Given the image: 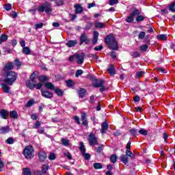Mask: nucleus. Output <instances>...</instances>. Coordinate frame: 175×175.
<instances>
[{
	"label": "nucleus",
	"mask_w": 175,
	"mask_h": 175,
	"mask_svg": "<svg viewBox=\"0 0 175 175\" xmlns=\"http://www.w3.org/2000/svg\"><path fill=\"white\" fill-rule=\"evenodd\" d=\"M11 17H12V18H16V17H17V14L15 12H11Z\"/></svg>",
	"instance_id": "64"
},
{
	"label": "nucleus",
	"mask_w": 175,
	"mask_h": 175,
	"mask_svg": "<svg viewBox=\"0 0 175 175\" xmlns=\"http://www.w3.org/2000/svg\"><path fill=\"white\" fill-rule=\"evenodd\" d=\"M44 88H48L49 90H54V85H53L50 82H47L46 83H45Z\"/></svg>",
	"instance_id": "30"
},
{
	"label": "nucleus",
	"mask_w": 175,
	"mask_h": 175,
	"mask_svg": "<svg viewBox=\"0 0 175 175\" xmlns=\"http://www.w3.org/2000/svg\"><path fill=\"white\" fill-rule=\"evenodd\" d=\"M81 75H83V70H77L75 74V77H79V76H81Z\"/></svg>",
	"instance_id": "50"
},
{
	"label": "nucleus",
	"mask_w": 175,
	"mask_h": 175,
	"mask_svg": "<svg viewBox=\"0 0 175 175\" xmlns=\"http://www.w3.org/2000/svg\"><path fill=\"white\" fill-rule=\"evenodd\" d=\"M15 65L16 66H20L21 65V62H20V60H18V59H15Z\"/></svg>",
	"instance_id": "63"
},
{
	"label": "nucleus",
	"mask_w": 175,
	"mask_h": 175,
	"mask_svg": "<svg viewBox=\"0 0 175 175\" xmlns=\"http://www.w3.org/2000/svg\"><path fill=\"white\" fill-rule=\"evenodd\" d=\"M64 156H66L68 159H72V154L69 152H64Z\"/></svg>",
	"instance_id": "52"
},
{
	"label": "nucleus",
	"mask_w": 175,
	"mask_h": 175,
	"mask_svg": "<svg viewBox=\"0 0 175 175\" xmlns=\"http://www.w3.org/2000/svg\"><path fill=\"white\" fill-rule=\"evenodd\" d=\"M10 117L11 118H18V114H17V111H12L10 112Z\"/></svg>",
	"instance_id": "28"
},
{
	"label": "nucleus",
	"mask_w": 175,
	"mask_h": 175,
	"mask_svg": "<svg viewBox=\"0 0 175 175\" xmlns=\"http://www.w3.org/2000/svg\"><path fill=\"white\" fill-rule=\"evenodd\" d=\"M42 87H43V83L41 82L36 83V79H35L34 88H36V90H40V88H42Z\"/></svg>",
	"instance_id": "29"
},
{
	"label": "nucleus",
	"mask_w": 175,
	"mask_h": 175,
	"mask_svg": "<svg viewBox=\"0 0 175 175\" xmlns=\"http://www.w3.org/2000/svg\"><path fill=\"white\" fill-rule=\"evenodd\" d=\"M8 40V36L3 34L0 36V44L3 43V42H6Z\"/></svg>",
	"instance_id": "31"
},
{
	"label": "nucleus",
	"mask_w": 175,
	"mask_h": 175,
	"mask_svg": "<svg viewBox=\"0 0 175 175\" xmlns=\"http://www.w3.org/2000/svg\"><path fill=\"white\" fill-rule=\"evenodd\" d=\"M13 68H14V66L13 65V62H8L4 66L3 71L5 72V73H8V72H10L9 70H12Z\"/></svg>",
	"instance_id": "11"
},
{
	"label": "nucleus",
	"mask_w": 175,
	"mask_h": 175,
	"mask_svg": "<svg viewBox=\"0 0 175 175\" xmlns=\"http://www.w3.org/2000/svg\"><path fill=\"white\" fill-rule=\"evenodd\" d=\"M74 120L75 121L77 122V124H78V125H80L81 122H80V118H79L78 116H75L74 117Z\"/></svg>",
	"instance_id": "58"
},
{
	"label": "nucleus",
	"mask_w": 175,
	"mask_h": 175,
	"mask_svg": "<svg viewBox=\"0 0 175 175\" xmlns=\"http://www.w3.org/2000/svg\"><path fill=\"white\" fill-rule=\"evenodd\" d=\"M38 12H40V13H43V12H45L47 14L49 13H51L52 9H51V3L46 2L43 4H41L38 8Z\"/></svg>",
	"instance_id": "4"
},
{
	"label": "nucleus",
	"mask_w": 175,
	"mask_h": 175,
	"mask_svg": "<svg viewBox=\"0 0 175 175\" xmlns=\"http://www.w3.org/2000/svg\"><path fill=\"white\" fill-rule=\"evenodd\" d=\"M138 132L139 133H140V135H144V136H147L148 132L144 129H141Z\"/></svg>",
	"instance_id": "48"
},
{
	"label": "nucleus",
	"mask_w": 175,
	"mask_h": 175,
	"mask_svg": "<svg viewBox=\"0 0 175 175\" xmlns=\"http://www.w3.org/2000/svg\"><path fill=\"white\" fill-rule=\"evenodd\" d=\"M36 29H39V28H42L43 27V23H38L35 25Z\"/></svg>",
	"instance_id": "62"
},
{
	"label": "nucleus",
	"mask_w": 175,
	"mask_h": 175,
	"mask_svg": "<svg viewBox=\"0 0 175 175\" xmlns=\"http://www.w3.org/2000/svg\"><path fill=\"white\" fill-rule=\"evenodd\" d=\"M109 3L111 6H113V5H116V3H118V0H109Z\"/></svg>",
	"instance_id": "53"
},
{
	"label": "nucleus",
	"mask_w": 175,
	"mask_h": 175,
	"mask_svg": "<svg viewBox=\"0 0 175 175\" xmlns=\"http://www.w3.org/2000/svg\"><path fill=\"white\" fill-rule=\"evenodd\" d=\"M144 71H139L138 72L136 73L135 76L137 79H140L143 75H144Z\"/></svg>",
	"instance_id": "43"
},
{
	"label": "nucleus",
	"mask_w": 175,
	"mask_h": 175,
	"mask_svg": "<svg viewBox=\"0 0 175 175\" xmlns=\"http://www.w3.org/2000/svg\"><path fill=\"white\" fill-rule=\"evenodd\" d=\"M94 27L96 28H98V29H101L102 28H105L106 27V24L104 23H101V22H99L98 21H96L94 22Z\"/></svg>",
	"instance_id": "15"
},
{
	"label": "nucleus",
	"mask_w": 175,
	"mask_h": 175,
	"mask_svg": "<svg viewBox=\"0 0 175 175\" xmlns=\"http://www.w3.org/2000/svg\"><path fill=\"white\" fill-rule=\"evenodd\" d=\"M147 49H148V46H147L146 44L140 46V50L142 51H147Z\"/></svg>",
	"instance_id": "55"
},
{
	"label": "nucleus",
	"mask_w": 175,
	"mask_h": 175,
	"mask_svg": "<svg viewBox=\"0 0 175 175\" xmlns=\"http://www.w3.org/2000/svg\"><path fill=\"white\" fill-rule=\"evenodd\" d=\"M47 170H49V165L48 164H45L42 166V172L44 174L47 172Z\"/></svg>",
	"instance_id": "40"
},
{
	"label": "nucleus",
	"mask_w": 175,
	"mask_h": 175,
	"mask_svg": "<svg viewBox=\"0 0 175 175\" xmlns=\"http://www.w3.org/2000/svg\"><path fill=\"white\" fill-rule=\"evenodd\" d=\"M62 144L63 146H65L66 147H68V146H69V140L66 139V138H62Z\"/></svg>",
	"instance_id": "35"
},
{
	"label": "nucleus",
	"mask_w": 175,
	"mask_h": 175,
	"mask_svg": "<svg viewBox=\"0 0 175 175\" xmlns=\"http://www.w3.org/2000/svg\"><path fill=\"white\" fill-rule=\"evenodd\" d=\"M126 155H127V157H130V158H132L133 159L135 158V154H132V152H131L130 150H127L126 151Z\"/></svg>",
	"instance_id": "38"
},
{
	"label": "nucleus",
	"mask_w": 175,
	"mask_h": 175,
	"mask_svg": "<svg viewBox=\"0 0 175 175\" xmlns=\"http://www.w3.org/2000/svg\"><path fill=\"white\" fill-rule=\"evenodd\" d=\"M85 89L81 88L79 90H78V94L79 98H84V96L85 95Z\"/></svg>",
	"instance_id": "25"
},
{
	"label": "nucleus",
	"mask_w": 175,
	"mask_h": 175,
	"mask_svg": "<svg viewBox=\"0 0 175 175\" xmlns=\"http://www.w3.org/2000/svg\"><path fill=\"white\" fill-rule=\"evenodd\" d=\"M66 44L68 47H75V45L77 44V40H69L66 42Z\"/></svg>",
	"instance_id": "21"
},
{
	"label": "nucleus",
	"mask_w": 175,
	"mask_h": 175,
	"mask_svg": "<svg viewBox=\"0 0 175 175\" xmlns=\"http://www.w3.org/2000/svg\"><path fill=\"white\" fill-rule=\"evenodd\" d=\"M6 143L8 144H13V143H14V139L10 137L6 140Z\"/></svg>",
	"instance_id": "46"
},
{
	"label": "nucleus",
	"mask_w": 175,
	"mask_h": 175,
	"mask_svg": "<svg viewBox=\"0 0 175 175\" xmlns=\"http://www.w3.org/2000/svg\"><path fill=\"white\" fill-rule=\"evenodd\" d=\"M109 128V124H107V122H104L101 124V133H106V131H107Z\"/></svg>",
	"instance_id": "17"
},
{
	"label": "nucleus",
	"mask_w": 175,
	"mask_h": 175,
	"mask_svg": "<svg viewBox=\"0 0 175 175\" xmlns=\"http://www.w3.org/2000/svg\"><path fill=\"white\" fill-rule=\"evenodd\" d=\"M57 158V156L54 153H51L49 157L50 161H54Z\"/></svg>",
	"instance_id": "44"
},
{
	"label": "nucleus",
	"mask_w": 175,
	"mask_h": 175,
	"mask_svg": "<svg viewBox=\"0 0 175 175\" xmlns=\"http://www.w3.org/2000/svg\"><path fill=\"white\" fill-rule=\"evenodd\" d=\"M144 18H146L145 16H144L143 15H140L138 16L136 18V21L139 22V21H143V20H144Z\"/></svg>",
	"instance_id": "49"
},
{
	"label": "nucleus",
	"mask_w": 175,
	"mask_h": 175,
	"mask_svg": "<svg viewBox=\"0 0 175 175\" xmlns=\"http://www.w3.org/2000/svg\"><path fill=\"white\" fill-rule=\"evenodd\" d=\"M88 142L90 146H96L98 144V138H96L94 133H90L89 135Z\"/></svg>",
	"instance_id": "7"
},
{
	"label": "nucleus",
	"mask_w": 175,
	"mask_h": 175,
	"mask_svg": "<svg viewBox=\"0 0 175 175\" xmlns=\"http://www.w3.org/2000/svg\"><path fill=\"white\" fill-rule=\"evenodd\" d=\"M157 39L159 40H167V36L165 34H161L157 36Z\"/></svg>",
	"instance_id": "32"
},
{
	"label": "nucleus",
	"mask_w": 175,
	"mask_h": 175,
	"mask_svg": "<svg viewBox=\"0 0 175 175\" xmlns=\"http://www.w3.org/2000/svg\"><path fill=\"white\" fill-rule=\"evenodd\" d=\"M74 7L75 8V13L77 14L83 13V11L84 10V9L83 8V7H81L80 4H75Z\"/></svg>",
	"instance_id": "16"
},
{
	"label": "nucleus",
	"mask_w": 175,
	"mask_h": 175,
	"mask_svg": "<svg viewBox=\"0 0 175 175\" xmlns=\"http://www.w3.org/2000/svg\"><path fill=\"white\" fill-rule=\"evenodd\" d=\"M35 103V100H30L27 102L26 107H31Z\"/></svg>",
	"instance_id": "42"
},
{
	"label": "nucleus",
	"mask_w": 175,
	"mask_h": 175,
	"mask_svg": "<svg viewBox=\"0 0 175 175\" xmlns=\"http://www.w3.org/2000/svg\"><path fill=\"white\" fill-rule=\"evenodd\" d=\"M94 50L95 51H100V50H103V46L100 45V46H96L94 48Z\"/></svg>",
	"instance_id": "57"
},
{
	"label": "nucleus",
	"mask_w": 175,
	"mask_h": 175,
	"mask_svg": "<svg viewBox=\"0 0 175 175\" xmlns=\"http://www.w3.org/2000/svg\"><path fill=\"white\" fill-rule=\"evenodd\" d=\"M120 161L123 162L126 165V163L128 162V157H126L125 154H123L120 157Z\"/></svg>",
	"instance_id": "34"
},
{
	"label": "nucleus",
	"mask_w": 175,
	"mask_h": 175,
	"mask_svg": "<svg viewBox=\"0 0 175 175\" xmlns=\"http://www.w3.org/2000/svg\"><path fill=\"white\" fill-rule=\"evenodd\" d=\"M39 126H40V122L36 121L34 124L33 128H35L36 129L39 128Z\"/></svg>",
	"instance_id": "61"
},
{
	"label": "nucleus",
	"mask_w": 175,
	"mask_h": 175,
	"mask_svg": "<svg viewBox=\"0 0 175 175\" xmlns=\"http://www.w3.org/2000/svg\"><path fill=\"white\" fill-rule=\"evenodd\" d=\"M98 38H99V33L98 31H94L93 34V44L98 43Z\"/></svg>",
	"instance_id": "20"
},
{
	"label": "nucleus",
	"mask_w": 175,
	"mask_h": 175,
	"mask_svg": "<svg viewBox=\"0 0 175 175\" xmlns=\"http://www.w3.org/2000/svg\"><path fill=\"white\" fill-rule=\"evenodd\" d=\"M103 84H105V81L103 79H97L93 84V87L95 88H98L99 87H103Z\"/></svg>",
	"instance_id": "13"
},
{
	"label": "nucleus",
	"mask_w": 175,
	"mask_h": 175,
	"mask_svg": "<svg viewBox=\"0 0 175 175\" xmlns=\"http://www.w3.org/2000/svg\"><path fill=\"white\" fill-rule=\"evenodd\" d=\"M110 161L112 163H116V162H117V155L112 154L110 157Z\"/></svg>",
	"instance_id": "36"
},
{
	"label": "nucleus",
	"mask_w": 175,
	"mask_h": 175,
	"mask_svg": "<svg viewBox=\"0 0 175 175\" xmlns=\"http://www.w3.org/2000/svg\"><path fill=\"white\" fill-rule=\"evenodd\" d=\"M81 120L82 121V124H83L86 128H88V122H87V113L84 112L82 113Z\"/></svg>",
	"instance_id": "12"
},
{
	"label": "nucleus",
	"mask_w": 175,
	"mask_h": 175,
	"mask_svg": "<svg viewBox=\"0 0 175 175\" xmlns=\"http://www.w3.org/2000/svg\"><path fill=\"white\" fill-rule=\"evenodd\" d=\"M23 53L26 54V55H29L31 54V49H29V47L28 46L23 47Z\"/></svg>",
	"instance_id": "26"
},
{
	"label": "nucleus",
	"mask_w": 175,
	"mask_h": 175,
	"mask_svg": "<svg viewBox=\"0 0 175 175\" xmlns=\"http://www.w3.org/2000/svg\"><path fill=\"white\" fill-rule=\"evenodd\" d=\"M23 155L26 159H32L35 157V149L33 146L29 145L23 150Z\"/></svg>",
	"instance_id": "3"
},
{
	"label": "nucleus",
	"mask_w": 175,
	"mask_h": 175,
	"mask_svg": "<svg viewBox=\"0 0 175 175\" xmlns=\"http://www.w3.org/2000/svg\"><path fill=\"white\" fill-rule=\"evenodd\" d=\"M169 10H170V12L175 13V2L174 1L172 2L171 4H170Z\"/></svg>",
	"instance_id": "33"
},
{
	"label": "nucleus",
	"mask_w": 175,
	"mask_h": 175,
	"mask_svg": "<svg viewBox=\"0 0 175 175\" xmlns=\"http://www.w3.org/2000/svg\"><path fill=\"white\" fill-rule=\"evenodd\" d=\"M10 131V127L6 126L0 128L1 133H8Z\"/></svg>",
	"instance_id": "24"
},
{
	"label": "nucleus",
	"mask_w": 175,
	"mask_h": 175,
	"mask_svg": "<svg viewBox=\"0 0 175 175\" xmlns=\"http://www.w3.org/2000/svg\"><path fill=\"white\" fill-rule=\"evenodd\" d=\"M95 6H96V4L94 2L88 4V9H91V8H95Z\"/></svg>",
	"instance_id": "59"
},
{
	"label": "nucleus",
	"mask_w": 175,
	"mask_h": 175,
	"mask_svg": "<svg viewBox=\"0 0 175 175\" xmlns=\"http://www.w3.org/2000/svg\"><path fill=\"white\" fill-rule=\"evenodd\" d=\"M105 43L111 50H118V42L112 34L108 35L105 38Z\"/></svg>",
	"instance_id": "1"
},
{
	"label": "nucleus",
	"mask_w": 175,
	"mask_h": 175,
	"mask_svg": "<svg viewBox=\"0 0 175 175\" xmlns=\"http://www.w3.org/2000/svg\"><path fill=\"white\" fill-rule=\"evenodd\" d=\"M93 166L94 167V169H102V167H103V166H102V164L100 163H95L93 164Z\"/></svg>",
	"instance_id": "37"
},
{
	"label": "nucleus",
	"mask_w": 175,
	"mask_h": 175,
	"mask_svg": "<svg viewBox=\"0 0 175 175\" xmlns=\"http://www.w3.org/2000/svg\"><path fill=\"white\" fill-rule=\"evenodd\" d=\"M41 92L44 98H46L47 99H51V98H53V93L49 91L41 90Z\"/></svg>",
	"instance_id": "14"
},
{
	"label": "nucleus",
	"mask_w": 175,
	"mask_h": 175,
	"mask_svg": "<svg viewBox=\"0 0 175 175\" xmlns=\"http://www.w3.org/2000/svg\"><path fill=\"white\" fill-rule=\"evenodd\" d=\"M67 87H73V81L68 79L66 81Z\"/></svg>",
	"instance_id": "45"
},
{
	"label": "nucleus",
	"mask_w": 175,
	"mask_h": 175,
	"mask_svg": "<svg viewBox=\"0 0 175 175\" xmlns=\"http://www.w3.org/2000/svg\"><path fill=\"white\" fill-rule=\"evenodd\" d=\"M140 14V12L139 10H135L133 11L130 16H129L126 18L127 23H132L135 18V16H139Z\"/></svg>",
	"instance_id": "8"
},
{
	"label": "nucleus",
	"mask_w": 175,
	"mask_h": 175,
	"mask_svg": "<svg viewBox=\"0 0 175 175\" xmlns=\"http://www.w3.org/2000/svg\"><path fill=\"white\" fill-rule=\"evenodd\" d=\"M5 76L6 77L3 80L4 83L8 85H13V83L17 80L18 75L14 71H10L5 72Z\"/></svg>",
	"instance_id": "2"
},
{
	"label": "nucleus",
	"mask_w": 175,
	"mask_h": 175,
	"mask_svg": "<svg viewBox=\"0 0 175 175\" xmlns=\"http://www.w3.org/2000/svg\"><path fill=\"white\" fill-rule=\"evenodd\" d=\"M8 116H9V111L5 109L0 111V116L1 118H3V120H6L8 118Z\"/></svg>",
	"instance_id": "18"
},
{
	"label": "nucleus",
	"mask_w": 175,
	"mask_h": 175,
	"mask_svg": "<svg viewBox=\"0 0 175 175\" xmlns=\"http://www.w3.org/2000/svg\"><path fill=\"white\" fill-rule=\"evenodd\" d=\"M144 36H146V32L141 31L138 36L139 39H144Z\"/></svg>",
	"instance_id": "47"
},
{
	"label": "nucleus",
	"mask_w": 175,
	"mask_h": 175,
	"mask_svg": "<svg viewBox=\"0 0 175 175\" xmlns=\"http://www.w3.org/2000/svg\"><path fill=\"white\" fill-rule=\"evenodd\" d=\"M79 40L80 44H83V43L88 44L90 43V39H88V36H87V34H85V33H81Z\"/></svg>",
	"instance_id": "9"
},
{
	"label": "nucleus",
	"mask_w": 175,
	"mask_h": 175,
	"mask_svg": "<svg viewBox=\"0 0 175 175\" xmlns=\"http://www.w3.org/2000/svg\"><path fill=\"white\" fill-rule=\"evenodd\" d=\"M75 59H77V63L79 65H81L83 62H84V55H79V54H75Z\"/></svg>",
	"instance_id": "10"
},
{
	"label": "nucleus",
	"mask_w": 175,
	"mask_h": 175,
	"mask_svg": "<svg viewBox=\"0 0 175 175\" xmlns=\"http://www.w3.org/2000/svg\"><path fill=\"white\" fill-rule=\"evenodd\" d=\"M36 79V73L33 72L30 77V80L27 81L26 87L29 88V90H33L35 88V80Z\"/></svg>",
	"instance_id": "5"
},
{
	"label": "nucleus",
	"mask_w": 175,
	"mask_h": 175,
	"mask_svg": "<svg viewBox=\"0 0 175 175\" xmlns=\"http://www.w3.org/2000/svg\"><path fill=\"white\" fill-rule=\"evenodd\" d=\"M157 70L161 73H166V70H165L163 68H158Z\"/></svg>",
	"instance_id": "60"
},
{
	"label": "nucleus",
	"mask_w": 175,
	"mask_h": 175,
	"mask_svg": "<svg viewBox=\"0 0 175 175\" xmlns=\"http://www.w3.org/2000/svg\"><path fill=\"white\" fill-rule=\"evenodd\" d=\"M107 70L111 76H114V75H116V68H114V66L110 65L108 67Z\"/></svg>",
	"instance_id": "19"
},
{
	"label": "nucleus",
	"mask_w": 175,
	"mask_h": 175,
	"mask_svg": "<svg viewBox=\"0 0 175 175\" xmlns=\"http://www.w3.org/2000/svg\"><path fill=\"white\" fill-rule=\"evenodd\" d=\"M47 80H48L47 77H46L44 75H42V76L38 77V81H40V83H42V84L45 81H47Z\"/></svg>",
	"instance_id": "27"
},
{
	"label": "nucleus",
	"mask_w": 175,
	"mask_h": 175,
	"mask_svg": "<svg viewBox=\"0 0 175 175\" xmlns=\"http://www.w3.org/2000/svg\"><path fill=\"white\" fill-rule=\"evenodd\" d=\"M24 175H31V170L29 168L23 169Z\"/></svg>",
	"instance_id": "39"
},
{
	"label": "nucleus",
	"mask_w": 175,
	"mask_h": 175,
	"mask_svg": "<svg viewBox=\"0 0 175 175\" xmlns=\"http://www.w3.org/2000/svg\"><path fill=\"white\" fill-rule=\"evenodd\" d=\"M131 55L133 58H137V57H140V53H139V52H133Z\"/></svg>",
	"instance_id": "51"
},
{
	"label": "nucleus",
	"mask_w": 175,
	"mask_h": 175,
	"mask_svg": "<svg viewBox=\"0 0 175 175\" xmlns=\"http://www.w3.org/2000/svg\"><path fill=\"white\" fill-rule=\"evenodd\" d=\"M79 150L85 159H86L87 161H90V159H91V154L85 152V146H84V144L83 142H81L79 144Z\"/></svg>",
	"instance_id": "6"
},
{
	"label": "nucleus",
	"mask_w": 175,
	"mask_h": 175,
	"mask_svg": "<svg viewBox=\"0 0 175 175\" xmlns=\"http://www.w3.org/2000/svg\"><path fill=\"white\" fill-rule=\"evenodd\" d=\"M55 94H57V95H58V96H62L64 92H62V90L61 89H55Z\"/></svg>",
	"instance_id": "41"
},
{
	"label": "nucleus",
	"mask_w": 175,
	"mask_h": 175,
	"mask_svg": "<svg viewBox=\"0 0 175 175\" xmlns=\"http://www.w3.org/2000/svg\"><path fill=\"white\" fill-rule=\"evenodd\" d=\"M4 9H5V10H8L9 12V10H12V4H6L4 7Z\"/></svg>",
	"instance_id": "54"
},
{
	"label": "nucleus",
	"mask_w": 175,
	"mask_h": 175,
	"mask_svg": "<svg viewBox=\"0 0 175 175\" xmlns=\"http://www.w3.org/2000/svg\"><path fill=\"white\" fill-rule=\"evenodd\" d=\"M39 159L42 161H45L46 158H47V155H46V152H40L38 153Z\"/></svg>",
	"instance_id": "22"
},
{
	"label": "nucleus",
	"mask_w": 175,
	"mask_h": 175,
	"mask_svg": "<svg viewBox=\"0 0 175 175\" xmlns=\"http://www.w3.org/2000/svg\"><path fill=\"white\" fill-rule=\"evenodd\" d=\"M7 83H3L1 84V87L3 89V92H5L6 94H9V92L10 91V89L9 88V86Z\"/></svg>",
	"instance_id": "23"
},
{
	"label": "nucleus",
	"mask_w": 175,
	"mask_h": 175,
	"mask_svg": "<svg viewBox=\"0 0 175 175\" xmlns=\"http://www.w3.org/2000/svg\"><path fill=\"white\" fill-rule=\"evenodd\" d=\"M130 133H131V135L135 136V135L137 134V130H136L135 129H132L130 130Z\"/></svg>",
	"instance_id": "56"
}]
</instances>
